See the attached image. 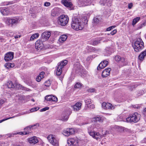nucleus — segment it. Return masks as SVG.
<instances>
[{"instance_id":"nucleus-1","label":"nucleus","mask_w":146,"mask_h":146,"mask_svg":"<svg viewBox=\"0 0 146 146\" xmlns=\"http://www.w3.org/2000/svg\"><path fill=\"white\" fill-rule=\"evenodd\" d=\"M71 26L73 29L77 31L82 30L84 27L81 20L75 17L72 18Z\"/></svg>"},{"instance_id":"nucleus-2","label":"nucleus","mask_w":146,"mask_h":146,"mask_svg":"<svg viewBox=\"0 0 146 146\" xmlns=\"http://www.w3.org/2000/svg\"><path fill=\"white\" fill-rule=\"evenodd\" d=\"M133 47L136 52H139L143 49L144 47V43L141 38H137L133 45Z\"/></svg>"},{"instance_id":"nucleus-3","label":"nucleus","mask_w":146,"mask_h":146,"mask_svg":"<svg viewBox=\"0 0 146 146\" xmlns=\"http://www.w3.org/2000/svg\"><path fill=\"white\" fill-rule=\"evenodd\" d=\"M19 19L17 17H13L11 18H6L5 19V23L8 25L13 27L16 26L19 22Z\"/></svg>"},{"instance_id":"nucleus-4","label":"nucleus","mask_w":146,"mask_h":146,"mask_svg":"<svg viewBox=\"0 0 146 146\" xmlns=\"http://www.w3.org/2000/svg\"><path fill=\"white\" fill-rule=\"evenodd\" d=\"M141 115L137 112H135L133 114L130 115L129 116L126 118V121L127 122H134L135 123L138 122L140 119Z\"/></svg>"},{"instance_id":"nucleus-5","label":"nucleus","mask_w":146,"mask_h":146,"mask_svg":"<svg viewBox=\"0 0 146 146\" xmlns=\"http://www.w3.org/2000/svg\"><path fill=\"white\" fill-rule=\"evenodd\" d=\"M47 138L49 142L53 146H59V139L55 135L50 134Z\"/></svg>"},{"instance_id":"nucleus-6","label":"nucleus","mask_w":146,"mask_h":146,"mask_svg":"<svg viewBox=\"0 0 146 146\" xmlns=\"http://www.w3.org/2000/svg\"><path fill=\"white\" fill-rule=\"evenodd\" d=\"M68 17L67 15H62L59 17L58 22L60 25L64 26L68 23Z\"/></svg>"},{"instance_id":"nucleus-7","label":"nucleus","mask_w":146,"mask_h":146,"mask_svg":"<svg viewBox=\"0 0 146 146\" xmlns=\"http://www.w3.org/2000/svg\"><path fill=\"white\" fill-rule=\"evenodd\" d=\"M67 60H64L61 62L59 64H58L56 72L57 75L59 76L61 75L62 72V68L67 64Z\"/></svg>"},{"instance_id":"nucleus-8","label":"nucleus","mask_w":146,"mask_h":146,"mask_svg":"<svg viewBox=\"0 0 146 146\" xmlns=\"http://www.w3.org/2000/svg\"><path fill=\"white\" fill-rule=\"evenodd\" d=\"M115 60L121 66L126 65V61L124 58L119 55L116 56L115 57Z\"/></svg>"},{"instance_id":"nucleus-9","label":"nucleus","mask_w":146,"mask_h":146,"mask_svg":"<svg viewBox=\"0 0 146 146\" xmlns=\"http://www.w3.org/2000/svg\"><path fill=\"white\" fill-rule=\"evenodd\" d=\"M61 3L66 7L71 8L73 6V4L71 0H61Z\"/></svg>"},{"instance_id":"nucleus-10","label":"nucleus","mask_w":146,"mask_h":146,"mask_svg":"<svg viewBox=\"0 0 146 146\" xmlns=\"http://www.w3.org/2000/svg\"><path fill=\"white\" fill-rule=\"evenodd\" d=\"M82 66L78 62L75 63L74 66V70L76 73L81 72L82 70Z\"/></svg>"},{"instance_id":"nucleus-11","label":"nucleus","mask_w":146,"mask_h":146,"mask_svg":"<svg viewBox=\"0 0 146 146\" xmlns=\"http://www.w3.org/2000/svg\"><path fill=\"white\" fill-rule=\"evenodd\" d=\"M90 127L88 128V132L89 135L92 136L93 138L98 140L100 136V134L98 132H96L94 131H89Z\"/></svg>"},{"instance_id":"nucleus-12","label":"nucleus","mask_w":146,"mask_h":146,"mask_svg":"<svg viewBox=\"0 0 146 146\" xmlns=\"http://www.w3.org/2000/svg\"><path fill=\"white\" fill-rule=\"evenodd\" d=\"M14 54V53L13 52H9L5 55L4 60L7 61L11 60L13 58Z\"/></svg>"},{"instance_id":"nucleus-13","label":"nucleus","mask_w":146,"mask_h":146,"mask_svg":"<svg viewBox=\"0 0 146 146\" xmlns=\"http://www.w3.org/2000/svg\"><path fill=\"white\" fill-rule=\"evenodd\" d=\"M51 33L49 32H45L43 33L42 35V41H44L47 40L50 36Z\"/></svg>"},{"instance_id":"nucleus-14","label":"nucleus","mask_w":146,"mask_h":146,"mask_svg":"<svg viewBox=\"0 0 146 146\" xmlns=\"http://www.w3.org/2000/svg\"><path fill=\"white\" fill-rule=\"evenodd\" d=\"M92 0H80L78 3L82 6H85L90 5Z\"/></svg>"},{"instance_id":"nucleus-15","label":"nucleus","mask_w":146,"mask_h":146,"mask_svg":"<svg viewBox=\"0 0 146 146\" xmlns=\"http://www.w3.org/2000/svg\"><path fill=\"white\" fill-rule=\"evenodd\" d=\"M44 41H42V39H41V40H38L35 43V48L37 49L38 50L41 49L42 48L43 46L42 42Z\"/></svg>"},{"instance_id":"nucleus-16","label":"nucleus","mask_w":146,"mask_h":146,"mask_svg":"<svg viewBox=\"0 0 146 146\" xmlns=\"http://www.w3.org/2000/svg\"><path fill=\"white\" fill-rule=\"evenodd\" d=\"M0 11L1 14L4 16L8 15L10 13L9 9L6 7L0 8Z\"/></svg>"},{"instance_id":"nucleus-17","label":"nucleus","mask_w":146,"mask_h":146,"mask_svg":"<svg viewBox=\"0 0 146 146\" xmlns=\"http://www.w3.org/2000/svg\"><path fill=\"white\" fill-rule=\"evenodd\" d=\"M67 143L69 146H76L78 142L74 139H70L68 140Z\"/></svg>"},{"instance_id":"nucleus-18","label":"nucleus","mask_w":146,"mask_h":146,"mask_svg":"<svg viewBox=\"0 0 146 146\" xmlns=\"http://www.w3.org/2000/svg\"><path fill=\"white\" fill-rule=\"evenodd\" d=\"M108 64V62L107 60H104L97 67V69L100 70L106 67Z\"/></svg>"},{"instance_id":"nucleus-19","label":"nucleus","mask_w":146,"mask_h":146,"mask_svg":"<svg viewBox=\"0 0 146 146\" xmlns=\"http://www.w3.org/2000/svg\"><path fill=\"white\" fill-rule=\"evenodd\" d=\"M85 102L86 105L87 107L90 109L94 108V106L92 104L91 100L90 99H87L85 100Z\"/></svg>"},{"instance_id":"nucleus-20","label":"nucleus","mask_w":146,"mask_h":146,"mask_svg":"<svg viewBox=\"0 0 146 146\" xmlns=\"http://www.w3.org/2000/svg\"><path fill=\"white\" fill-rule=\"evenodd\" d=\"M82 104L80 102H77L74 105L72 106L74 111H77L80 110L81 108Z\"/></svg>"},{"instance_id":"nucleus-21","label":"nucleus","mask_w":146,"mask_h":146,"mask_svg":"<svg viewBox=\"0 0 146 146\" xmlns=\"http://www.w3.org/2000/svg\"><path fill=\"white\" fill-rule=\"evenodd\" d=\"M28 141L31 144L34 145L38 142L37 138L35 136L30 138L28 139Z\"/></svg>"},{"instance_id":"nucleus-22","label":"nucleus","mask_w":146,"mask_h":146,"mask_svg":"<svg viewBox=\"0 0 146 146\" xmlns=\"http://www.w3.org/2000/svg\"><path fill=\"white\" fill-rule=\"evenodd\" d=\"M70 112H66L63 113L61 115V120L64 121H66L68 119L69 115L70 114Z\"/></svg>"},{"instance_id":"nucleus-23","label":"nucleus","mask_w":146,"mask_h":146,"mask_svg":"<svg viewBox=\"0 0 146 146\" xmlns=\"http://www.w3.org/2000/svg\"><path fill=\"white\" fill-rule=\"evenodd\" d=\"M111 70L110 68H107L105 69L102 72V76L103 77H106L109 75L110 73Z\"/></svg>"},{"instance_id":"nucleus-24","label":"nucleus","mask_w":146,"mask_h":146,"mask_svg":"<svg viewBox=\"0 0 146 146\" xmlns=\"http://www.w3.org/2000/svg\"><path fill=\"white\" fill-rule=\"evenodd\" d=\"M146 56V49L144 51L142 52L139 55L138 58L139 60L141 61H142L144 58V57Z\"/></svg>"},{"instance_id":"nucleus-25","label":"nucleus","mask_w":146,"mask_h":146,"mask_svg":"<svg viewBox=\"0 0 146 146\" xmlns=\"http://www.w3.org/2000/svg\"><path fill=\"white\" fill-rule=\"evenodd\" d=\"M39 125V124L38 123H36L35 124L31 125H30L28 126H27L25 127L24 129V130L25 131H29L32 128L34 127V128H35L37 127H38Z\"/></svg>"},{"instance_id":"nucleus-26","label":"nucleus","mask_w":146,"mask_h":146,"mask_svg":"<svg viewBox=\"0 0 146 146\" xmlns=\"http://www.w3.org/2000/svg\"><path fill=\"white\" fill-rule=\"evenodd\" d=\"M44 72H42L40 73L39 75L36 78V80L37 82H39L40 81L41 79L43 78L44 75Z\"/></svg>"},{"instance_id":"nucleus-27","label":"nucleus","mask_w":146,"mask_h":146,"mask_svg":"<svg viewBox=\"0 0 146 146\" xmlns=\"http://www.w3.org/2000/svg\"><path fill=\"white\" fill-rule=\"evenodd\" d=\"M67 38V36L66 35H62L61 36L59 40L60 42H64L66 40Z\"/></svg>"},{"instance_id":"nucleus-28","label":"nucleus","mask_w":146,"mask_h":146,"mask_svg":"<svg viewBox=\"0 0 146 146\" xmlns=\"http://www.w3.org/2000/svg\"><path fill=\"white\" fill-rule=\"evenodd\" d=\"M115 108V106H112L111 104L109 103H107L106 106V109H108L113 110Z\"/></svg>"},{"instance_id":"nucleus-29","label":"nucleus","mask_w":146,"mask_h":146,"mask_svg":"<svg viewBox=\"0 0 146 146\" xmlns=\"http://www.w3.org/2000/svg\"><path fill=\"white\" fill-rule=\"evenodd\" d=\"M7 86L8 88H13L15 87L14 85L11 81H9L7 83Z\"/></svg>"},{"instance_id":"nucleus-30","label":"nucleus","mask_w":146,"mask_h":146,"mask_svg":"<svg viewBox=\"0 0 146 146\" xmlns=\"http://www.w3.org/2000/svg\"><path fill=\"white\" fill-rule=\"evenodd\" d=\"M140 19V17H138L134 18L132 21V25H134Z\"/></svg>"},{"instance_id":"nucleus-31","label":"nucleus","mask_w":146,"mask_h":146,"mask_svg":"<svg viewBox=\"0 0 146 146\" xmlns=\"http://www.w3.org/2000/svg\"><path fill=\"white\" fill-rule=\"evenodd\" d=\"M63 133L64 135L66 136H68L70 135V133L68 128L64 130L63 131Z\"/></svg>"},{"instance_id":"nucleus-32","label":"nucleus","mask_w":146,"mask_h":146,"mask_svg":"<svg viewBox=\"0 0 146 146\" xmlns=\"http://www.w3.org/2000/svg\"><path fill=\"white\" fill-rule=\"evenodd\" d=\"M39 34L38 33H35V34H33L31 37L30 40H33L35 38H36L37 37H38L39 36Z\"/></svg>"},{"instance_id":"nucleus-33","label":"nucleus","mask_w":146,"mask_h":146,"mask_svg":"<svg viewBox=\"0 0 146 146\" xmlns=\"http://www.w3.org/2000/svg\"><path fill=\"white\" fill-rule=\"evenodd\" d=\"M58 15V13L56 10L54 9L52 10L51 12V15L54 17Z\"/></svg>"},{"instance_id":"nucleus-34","label":"nucleus","mask_w":146,"mask_h":146,"mask_svg":"<svg viewBox=\"0 0 146 146\" xmlns=\"http://www.w3.org/2000/svg\"><path fill=\"white\" fill-rule=\"evenodd\" d=\"M30 132L27 131H24L23 132L21 131L18 132V133H17V134H20L21 135H26L27 134H29V133Z\"/></svg>"},{"instance_id":"nucleus-35","label":"nucleus","mask_w":146,"mask_h":146,"mask_svg":"<svg viewBox=\"0 0 146 146\" xmlns=\"http://www.w3.org/2000/svg\"><path fill=\"white\" fill-rule=\"evenodd\" d=\"M94 118L96 121L102 122L103 121V119L101 117H96Z\"/></svg>"},{"instance_id":"nucleus-36","label":"nucleus","mask_w":146,"mask_h":146,"mask_svg":"<svg viewBox=\"0 0 146 146\" xmlns=\"http://www.w3.org/2000/svg\"><path fill=\"white\" fill-rule=\"evenodd\" d=\"M52 96V95L46 96L45 97V99L47 101H51Z\"/></svg>"},{"instance_id":"nucleus-37","label":"nucleus","mask_w":146,"mask_h":146,"mask_svg":"<svg viewBox=\"0 0 146 146\" xmlns=\"http://www.w3.org/2000/svg\"><path fill=\"white\" fill-rule=\"evenodd\" d=\"M50 84L51 82L49 80H48L44 82V85L48 87L50 86Z\"/></svg>"},{"instance_id":"nucleus-38","label":"nucleus","mask_w":146,"mask_h":146,"mask_svg":"<svg viewBox=\"0 0 146 146\" xmlns=\"http://www.w3.org/2000/svg\"><path fill=\"white\" fill-rule=\"evenodd\" d=\"M100 40L99 39H97L95 40L94 41L93 45H96V44L100 43Z\"/></svg>"},{"instance_id":"nucleus-39","label":"nucleus","mask_w":146,"mask_h":146,"mask_svg":"<svg viewBox=\"0 0 146 146\" xmlns=\"http://www.w3.org/2000/svg\"><path fill=\"white\" fill-rule=\"evenodd\" d=\"M68 129L69 130V132L70 135L73 134L74 133L75 131L73 128H68Z\"/></svg>"},{"instance_id":"nucleus-40","label":"nucleus","mask_w":146,"mask_h":146,"mask_svg":"<svg viewBox=\"0 0 146 146\" xmlns=\"http://www.w3.org/2000/svg\"><path fill=\"white\" fill-rule=\"evenodd\" d=\"M58 100L56 96L52 95L51 101L56 102Z\"/></svg>"},{"instance_id":"nucleus-41","label":"nucleus","mask_w":146,"mask_h":146,"mask_svg":"<svg viewBox=\"0 0 146 146\" xmlns=\"http://www.w3.org/2000/svg\"><path fill=\"white\" fill-rule=\"evenodd\" d=\"M81 86V84L79 82H78L75 85L74 88H79Z\"/></svg>"},{"instance_id":"nucleus-42","label":"nucleus","mask_w":146,"mask_h":146,"mask_svg":"<svg viewBox=\"0 0 146 146\" xmlns=\"http://www.w3.org/2000/svg\"><path fill=\"white\" fill-rule=\"evenodd\" d=\"M49 108L48 107H46L44 108H43L41 109L40 110V111L42 112V111H46L47 110H48L49 109Z\"/></svg>"},{"instance_id":"nucleus-43","label":"nucleus","mask_w":146,"mask_h":146,"mask_svg":"<svg viewBox=\"0 0 146 146\" xmlns=\"http://www.w3.org/2000/svg\"><path fill=\"white\" fill-rule=\"evenodd\" d=\"M115 26H114L110 27L106 29L107 31H110L112 29H114L115 27Z\"/></svg>"},{"instance_id":"nucleus-44","label":"nucleus","mask_w":146,"mask_h":146,"mask_svg":"<svg viewBox=\"0 0 146 146\" xmlns=\"http://www.w3.org/2000/svg\"><path fill=\"white\" fill-rule=\"evenodd\" d=\"M39 108H35L31 109L30 110V111L31 112H33L36 111L38 110Z\"/></svg>"},{"instance_id":"nucleus-45","label":"nucleus","mask_w":146,"mask_h":146,"mask_svg":"<svg viewBox=\"0 0 146 146\" xmlns=\"http://www.w3.org/2000/svg\"><path fill=\"white\" fill-rule=\"evenodd\" d=\"M50 5V2H46L44 3V5L45 6L48 7Z\"/></svg>"},{"instance_id":"nucleus-46","label":"nucleus","mask_w":146,"mask_h":146,"mask_svg":"<svg viewBox=\"0 0 146 146\" xmlns=\"http://www.w3.org/2000/svg\"><path fill=\"white\" fill-rule=\"evenodd\" d=\"M95 90L94 89L90 88L88 89V91L90 92H92L95 91Z\"/></svg>"},{"instance_id":"nucleus-47","label":"nucleus","mask_w":146,"mask_h":146,"mask_svg":"<svg viewBox=\"0 0 146 146\" xmlns=\"http://www.w3.org/2000/svg\"><path fill=\"white\" fill-rule=\"evenodd\" d=\"M9 117L8 118H6V119H2V120H0V123H2V122H3V121H5V120H8V119H11V118H13L14 117Z\"/></svg>"},{"instance_id":"nucleus-48","label":"nucleus","mask_w":146,"mask_h":146,"mask_svg":"<svg viewBox=\"0 0 146 146\" xmlns=\"http://www.w3.org/2000/svg\"><path fill=\"white\" fill-rule=\"evenodd\" d=\"M5 66L7 68H10L11 63H7L5 64Z\"/></svg>"},{"instance_id":"nucleus-49","label":"nucleus","mask_w":146,"mask_h":146,"mask_svg":"<svg viewBox=\"0 0 146 146\" xmlns=\"http://www.w3.org/2000/svg\"><path fill=\"white\" fill-rule=\"evenodd\" d=\"M107 103L104 102L102 104V106L104 109H106V106Z\"/></svg>"},{"instance_id":"nucleus-50","label":"nucleus","mask_w":146,"mask_h":146,"mask_svg":"<svg viewBox=\"0 0 146 146\" xmlns=\"http://www.w3.org/2000/svg\"><path fill=\"white\" fill-rule=\"evenodd\" d=\"M117 31L116 29L112 31L111 32L110 34L112 35H113L115 34L117 32Z\"/></svg>"},{"instance_id":"nucleus-51","label":"nucleus","mask_w":146,"mask_h":146,"mask_svg":"<svg viewBox=\"0 0 146 146\" xmlns=\"http://www.w3.org/2000/svg\"><path fill=\"white\" fill-rule=\"evenodd\" d=\"M133 6V4L132 3L129 4L128 5V8L131 9Z\"/></svg>"},{"instance_id":"nucleus-52","label":"nucleus","mask_w":146,"mask_h":146,"mask_svg":"<svg viewBox=\"0 0 146 146\" xmlns=\"http://www.w3.org/2000/svg\"><path fill=\"white\" fill-rule=\"evenodd\" d=\"M93 20L94 23H97L99 21L98 19L96 18H94V19Z\"/></svg>"},{"instance_id":"nucleus-53","label":"nucleus","mask_w":146,"mask_h":146,"mask_svg":"<svg viewBox=\"0 0 146 146\" xmlns=\"http://www.w3.org/2000/svg\"><path fill=\"white\" fill-rule=\"evenodd\" d=\"M143 113L144 116L146 117V108L144 109Z\"/></svg>"},{"instance_id":"nucleus-54","label":"nucleus","mask_w":146,"mask_h":146,"mask_svg":"<svg viewBox=\"0 0 146 146\" xmlns=\"http://www.w3.org/2000/svg\"><path fill=\"white\" fill-rule=\"evenodd\" d=\"M132 106V107L134 108H139V106H138V105H133Z\"/></svg>"},{"instance_id":"nucleus-55","label":"nucleus","mask_w":146,"mask_h":146,"mask_svg":"<svg viewBox=\"0 0 146 146\" xmlns=\"http://www.w3.org/2000/svg\"><path fill=\"white\" fill-rule=\"evenodd\" d=\"M4 103V101L3 100L0 99V104H3Z\"/></svg>"},{"instance_id":"nucleus-56","label":"nucleus","mask_w":146,"mask_h":146,"mask_svg":"<svg viewBox=\"0 0 146 146\" xmlns=\"http://www.w3.org/2000/svg\"><path fill=\"white\" fill-rule=\"evenodd\" d=\"M100 3L102 5H105L106 3L103 2L102 1H101L100 2Z\"/></svg>"},{"instance_id":"nucleus-57","label":"nucleus","mask_w":146,"mask_h":146,"mask_svg":"<svg viewBox=\"0 0 146 146\" xmlns=\"http://www.w3.org/2000/svg\"><path fill=\"white\" fill-rule=\"evenodd\" d=\"M145 26V24L143 23L139 27V29L141 28L142 27H143V26Z\"/></svg>"},{"instance_id":"nucleus-58","label":"nucleus","mask_w":146,"mask_h":146,"mask_svg":"<svg viewBox=\"0 0 146 146\" xmlns=\"http://www.w3.org/2000/svg\"><path fill=\"white\" fill-rule=\"evenodd\" d=\"M91 57L90 56L86 58L87 61H89L91 59Z\"/></svg>"},{"instance_id":"nucleus-59","label":"nucleus","mask_w":146,"mask_h":146,"mask_svg":"<svg viewBox=\"0 0 146 146\" xmlns=\"http://www.w3.org/2000/svg\"><path fill=\"white\" fill-rule=\"evenodd\" d=\"M21 37L20 35H16L14 36V38L15 39H17L18 38H19Z\"/></svg>"},{"instance_id":"nucleus-60","label":"nucleus","mask_w":146,"mask_h":146,"mask_svg":"<svg viewBox=\"0 0 146 146\" xmlns=\"http://www.w3.org/2000/svg\"><path fill=\"white\" fill-rule=\"evenodd\" d=\"M96 127L97 129H98L100 128L101 126L100 125H96Z\"/></svg>"},{"instance_id":"nucleus-61","label":"nucleus","mask_w":146,"mask_h":146,"mask_svg":"<svg viewBox=\"0 0 146 146\" xmlns=\"http://www.w3.org/2000/svg\"><path fill=\"white\" fill-rule=\"evenodd\" d=\"M14 66V65L13 64L11 63L10 68L13 67Z\"/></svg>"},{"instance_id":"nucleus-62","label":"nucleus","mask_w":146,"mask_h":146,"mask_svg":"<svg viewBox=\"0 0 146 146\" xmlns=\"http://www.w3.org/2000/svg\"><path fill=\"white\" fill-rule=\"evenodd\" d=\"M31 100L33 102H34L35 101V100L33 99H32Z\"/></svg>"},{"instance_id":"nucleus-63","label":"nucleus","mask_w":146,"mask_h":146,"mask_svg":"<svg viewBox=\"0 0 146 146\" xmlns=\"http://www.w3.org/2000/svg\"><path fill=\"white\" fill-rule=\"evenodd\" d=\"M133 146V145H130V146Z\"/></svg>"},{"instance_id":"nucleus-64","label":"nucleus","mask_w":146,"mask_h":146,"mask_svg":"<svg viewBox=\"0 0 146 146\" xmlns=\"http://www.w3.org/2000/svg\"><path fill=\"white\" fill-rule=\"evenodd\" d=\"M16 146H20V145H17Z\"/></svg>"}]
</instances>
